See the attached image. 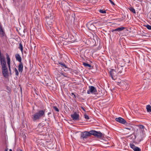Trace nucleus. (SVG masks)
I'll return each instance as SVG.
<instances>
[{
  "instance_id": "4",
  "label": "nucleus",
  "mask_w": 151,
  "mask_h": 151,
  "mask_svg": "<svg viewBox=\"0 0 151 151\" xmlns=\"http://www.w3.org/2000/svg\"><path fill=\"white\" fill-rule=\"evenodd\" d=\"M91 130L89 132L85 131L82 132L81 134V139H84L87 138L91 135Z\"/></svg>"
},
{
  "instance_id": "18",
  "label": "nucleus",
  "mask_w": 151,
  "mask_h": 151,
  "mask_svg": "<svg viewBox=\"0 0 151 151\" xmlns=\"http://www.w3.org/2000/svg\"><path fill=\"white\" fill-rule=\"evenodd\" d=\"M129 9L130 11L134 13H136V12L135 9L133 7H130L129 8Z\"/></svg>"
},
{
  "instance_id": "19",
  "label": "nucleus",
  "mask_w": 151,
  "mask_h": 151,
  "mask_svg": "<svg viewBox=\"0 0 151 151\" xmlns=\"http://www.w3.org/2000/svg\"><path fill=\"white\" fill-rule=\"evenodd\" d=\"M59 64L61 65L62 67H64L65 68H67V67L62 62H59Z\"/></svg>"
},
{
  "instance_id": "26",
  "label": "nucleus",
  "mask_w": 151,
  "mask_h": 151,
  "mask_svg": "<svg viewBox=\"0 0 151 151\" xmlns=\"http://www.w3.org/2000/svg\"><path fill=\"white\" fill-rule=\"evenodd\" d=\"M146 27L149 30L151 29V26L150 25H147L146 26Z\"/></svg>"
},
{
  "instance_id": "36",
  "label": "nucleus",
  "mask_w": 151,
  "mask_h": 151,
  "mask_svg": "<svg viewBox=\"0 0 151 151\" xmlns=\"http://www.w3.org/2000/svg\"><path fill=\"white\" fill-rule=\"evenodd\" d=\"M150 104H151V101H150Z\"/></svg>"
},
{
  "instance_id": "11",
  "label": "nucleus",
  "mask_w": 151,
  "mask_h": 151,
  "mask_svg": "<svg viewBox=\"0 0 151 151\" xmlns=\"http://www.w3.org/2000/svg\"><path fill=\"white\" fill-rule=\"evenodd\" d=\"M88 27L90 30L92 31L95 30L96 29V27L93 24H88Z\"/></svg>"
},
{
  "instance_id": "13",
  "label": "nucleus",
  "mask_w": 151,
  "mask_h": 151,
  "mask_svg": "<svg viewBox=\"0 0 151 151\" xmlns=\"http://www.w3.org/2000/svg\"><path fill=\"white\" fill-rule=\"evenodd\" d=\"M23 69V65L22 62L20 63L18 66V70L20 72L22 73Z\"/></svg>"
},
{
  "instance_id": "22",
  "label": "nucleus",
  "mask_w": 151,
  "mask_h": 151,
  "mask_svg": "<svg viewBox=\"0 0 151 151\" xmlns=\"http://www.w3.org/2000/svg\"><path fill=\"white\" fill-rule=\"evenodd\" d=\"M134 151H141V149L138 147H137L135 148L134 150Z\"/></svg>"
},
{
  "instance_id": "29",
  "label": "nucleus",
  "mask_w": 151,
  "mask_h": 151,
  "mask_svg": "<svg viewBox=\"0 0 151 151\" xmlns=\"http://www.w3.org/2000/svg\"><path fill=\"white\" fill-rule=\"evenodd\" d=\"M110 3L113 5H114V3L111 0H109Z\"/></svg>"
},
{
  "instance_id": "5",
  "label": "nucleus",
  "mask_w": 151,
  "mask_h": 151,
  "mask_svg": "<svg viewBox=\"0 0 151 151\" xmlns=\"http://www.w3.org/2000/svg\"><path fill=\"white\" fill-rule=\"evenodd\" d=\"M97 91L96 88L92 86H88V89L87 91V93L88 94H95Z\"/></svg>"
},
{
  "instance_id": "15",
  "label": "nucleus",
  "mask_w": 151,
  "mask_h": 151,
  "mask_svg": "<svg viewBox=\"0 0 151 151\" xmlns=\"http://www.w3.org/2000/svg\"><path fill=\"white\" fill-rule=\"evenodd\" d=\"M125 29V28L123 27H119L117 28H116L115 29L114 31H120L123 30Z\"/></svg>"
},
{
  "instance_id": "17",
  "label": "nucleus",
  "mask_w": 151,
  "mask_h": 151,
  "mask_svg": "<svg viewBox=\"0 0 151 151\" xmlns=\"http://www.w3.org/2000/svg\"><path fill=\"white\" fill-rule=\"evenodd\" d=\"M83 65L86 67H88L90 68L91 67V65L90 64L86 63H83Z\"/></svg>"
},
{
  "instance_id": "30",
  "label": "nucleus",
  "mask_w": 151,
  "mask_h": 151,
  "mask_svg": "<svg viewBox=\"0 0 151 151\" xmlns=\"http://www.w3.org/2000/svg\"><path fill=\"white\" fill-rule=\"evenodd\" d=\"M131 129H132L131 127H127V128H125V129H128L129 130H131Z\"/></svg>"
},
{
  "instance_id": "10",
  "label": "nucleus",
  "mask_w": 151,
  "mask_h": 151,
  "mask_svg": "<svg viewBox=\"0 0 151 151\" xmlns=\"http://www.w3.org/2000/svg\"><path fill=\"white\" fill-rule=\"evenodd\" d=\"M53 21V20L51 18H47L46 19V21L47 24L49 25V27L51 28V29H52H52L51 28V26L50 25H51V24L52 23Z\"/></svg>"
},
{
  "instance_id": "32",
  "label": "nucleus",
  "mask_w": 151,
  "mask_h": 151,
  "mask_svg": "<svg viewBox=\"0 0 151 151\" xmlns=\"http://www.w3.org/2000/svg\"><path fill=\"white\" fill-rule=\"evenodd\" d=\"M121 72H121V71H119L118 72V73H121Z\"/></svg>"
},
{
  "instance_id": "8",
  "label": "nucleus",
  "mask_w": 151,
  "mask_h": 151,
  "mask_svg": "<svg viewBox=\"0 0 151 151\" xmlns=\"http://www.w3.org/2000/svg\"><path fill=\"white\" fill-rule=\"evenodd\" d=\"M6 59L7 63L8 65L9 70L10 71V73L11 74V70L10 67V59L9 55L8 54L6 55Z\"/></svg>"
},
{
  "instance_id": "33",
  "label": "nucleus",
  "mask_w": 151,
  "mask_h": 151,
  "mask_svg": "<svg viewBox=\"0 0 151 151\" xmlns=\"http://www.w3.org/2000/svg\"><path fill=\"white\" fill-rule=\"evenodd\" d=\"M51 114V113L50 112H49L48 113V114L49 115L50 114Z\"/></svg>"
},
{
  "instance_id": "2",
  "label": "nucleus",
  "mask_w": 151,
  "mask_h": 151,
  "mask_svg": "<svg viewBox=\"0 0 151 151\" xmlns=\"http://www.w3.org/2000/svg\"><path fill=\"white\" fill-rule=\"evenodd\" d=\"M2 66V73L4 76L5 77L8 76V69L6 65V61L0 62Z\"/></svg>"
},
{
  "instance_id": "6",
  "label": "nucleus",
  "mask_w": 151,
  "mask_h": 151,
  "mask_svg": "<svg viewBox=\"0 0 151 151\" xmlns=\"http://www.w3.org/2000/svg\"><path fill=\"white\" fill-rule=\"evenodd\" d=\"M71 116L73 120L74 121H78L79 120V115L76 112L71 114Z\"/></svg>"
},
{
  "instance_id": "25",
  "label": "nucleus",
  "mask_w": 151,
  "mask_h": 151,
  "mask_svg": "<svg viewBox=\"0 0 151 151\" xmlns=\"http://www.w3.org/2000/svg\"><path fill=\"white\" fill-rule=\"evenodd\" d=\"M53 109H55L56 111L57 112L59 111V110L57 107L55 106H54L53 107Z\"/></svg>"
},
{
  "instance_id": "39",
  "label": "nucleus",
  "mask_w": 151,
  "mask_h": 151,
  "mask_svg": "<svg viewBox=\"0 0 151 151\" xmlns=\"http://www.w3.org/2000/svg\"><path fill=\"white\" fill-rule=\"evenodd\" d=\"M83 109V110H84V111H85V110H84V109Z\"/></svg>"
},
{
  "instance_id": "35",
  "label": "nucleus",
  "mask_w": 151,
  "mask_h": 151,
  "mask_svg": "<svg viewBox=\"0 0 151 151\" xmlns=\"http://www.w3.org/2000/svg\"><path fill=\"white\" fill-rule=\"evenodd\" d=\"M22 151L21 150H18V151Z\"/></svg>"
},
{
  "instance_id": "27",
  "label": "nucleus",
  "mask_w": 151,
  "mask_h": 151,
  "mask_svg": "<svg viewBox=\"0 0 151 151\" xmlns=\"http://www.w3.org/2000/svg\"><path fill=\"white\" fill-rule=\"evenodd\" d=\"M84 117L86 119H89L88 116L86 114H84Z\"/></svg>"
},
{
  "instance_id": "28",
  "label": "nucleus",
  "mask_w": 151,
  "mask_h": 151,
  "mask_svg": "<svg viewBox=\"0 0 151 151\" xmlns=\"http://www.w3.org/2000/svg\"><path fill=\"white\" fill-rule=\"evenodd\" d=\"M60 74L63 75V76H64L65 77H67V75L66 74H64L61 73H60Z\"/></svg>"
},
{
  "instance_id": "3",
  "label": "nucleus",
  "mask_w": 151,
  "mask_h": 151,
  "mask_svg": "<svg viewBox=\"0 0 151 151\" xmlns=\"http://www.w3.org/2000/svg\"><path fill=\"white\" fill-rule=\"evenodd\" d=\"M91 135H93L98 138L101 139L104 137V135L100 132L91 130Z\"/></svg>"
},
{
  "instance_id": "24",
  "label": "nucleus",
  "mask_w": 151,
  "mask_h": 151,
  "mask_svg": "<svg viewBox=\"0 0 151 151\" xmlns=\"http://www.w3.org/2000/svg\"><path fill=\"white\" fill-rule=\"evenodd\" d=\"M99 12L100 13L102 14H104L106 13V11L103 10L101 9L99 10Z\"/></svg>"
},
{
  "instance_id": "9",
  "label": "nucleus",
  "mask_w": 151,
  "mask_h": 151,
  "mask_svg": "<svg viewBox=\"0 0 151 151\" xmlns=\"http://www.w3.org/2000/svg\"><path fill=\"white\" fill-rule=\"evenodd\" d=\"M116 74V72L114 70H112L110 72V76L113 80H115L116 79V77L115 76Z\"/></svg>"
},
{
  "instance_id": "14",
  "label": "nucleus",
  "mask_w": 151,
  "mask_h": 151,
  "mask_svg": "<svg viewBox=\"0 0 151 151\" xmlns=\"http://www.w3.org/2000/svg\"><path fill=\"white\" fill-rule=\"evenodd\" d=\"M146 108L148 112H151V106L150 105L146 106Z\"/></svg>"
},
{
  "instance_id": "34",
  "label": "nucleus",
  "mask_w": 151,
  "mask_h": 151,
  "mask_svg": "<svg viewBox=\"0 0 151 151\" xmlns=\"http://www.w3.org/2000/svg\"><path fill=\"white\" fill-rule=\"evenodd\" d=\"M9 151H12V150L11 149H10L9 150Z\"/></svg>"
},
{
  "instance_id": "21",
  "label": "nucleus",
  "mask_w": 151,
  "mask_h": 151,
  "mask_svg": "<svg viewBox=\"0 0 151 151\" xmlns=\"http://www.w3.org/2000/svg\"><path fill=\"white\" fill-rule=\"evenodd\" d=\"M14 69H15L14 71H15V72L16 75L17 76H18L19 75V72H18V70L16 68H15Z\"/></svg>"
},
{
  "instance_id": "20",
  "label": "nucleus",
  "mask_w": 151,
  "mask_h": 151,
  "mask_svg": "<svg viewBox=\"0 0 151 151\" xmlns=\"http://www.w3.org/2000/svg\"><path fill=\"white\" fill-rule=\"evenodd\" d=\"M63 9H64L66 11L68 12L70 9V8L68 6H65L64 8H63Z\"/></svg>"
},
{
  "instance_id": "23",
  "label": "nucleus",
  "mask_w": 151,
  "mask_h": 151,
  "mask_svg": "<svg viewBox=\"0 0 151 151\" xmlns=\"http://www.w3.org/2000/svg\"><path fill=\"white\" fill-rule=\"evenodd\" d=\"M19 48L21 50L22 52L23 50V47L22 45L21 44H19Z\"/></svg>"
},
{
  "instance_id": "38",
  "label": "nucleus",
  "mask_w": 151,
  "mask_h": 151,
  "mask_svg": "<svg viewBox=\"0 0 151 151\" xmlns=\"http://www.w3.org/2000/svg\"><path fill=\"white\" fill-rule=\"evenodd\" d=\"M83 109V110H84V111H85V110H84V109Z\"/></svg>"
},
{
  "instance_id": "16",
  "label": "nucleus",
  "mask_w": 151,
  "mask_h": 151,
  "mask_svg": "<svg viewBox=\"0 0 151 151\" xmlns=\"http://www.w3.org/2000/svg\"><path fill=\"white\" fill-rule=\"evenodd\" d=\"M130 147L132 149L134 150L135 148H136L137 147L135 146L134 145L133 143H130Z\"/></svg>"
},
{
  "instance_id": "7",
  "label": "nucleus",
  "mask_w": 151,
  "mask_h": 151,
  "mask_svg": "<svg viewBox=\"0 0 151 151\" xmlns=\"http://www.w3.org/2000/svg\"><path fill=\"white\" fill-rule=\"evenodd\" d=\"M115 120L116 121L123 124H124L126 122L125 120L121 117L116 118Z\"/></svg>"
},
{
  "instance_id": "37",
  "label": "nucleus",
  "mask_w": 151,
  "mask_h": 151,
  "mask_svg": "<svg viewBox=\"0 0 151 151\" xmlns=\"http://www.w3.org/2000/svg\"><path fill=\"white\" fill-rule=\"evenodd\" d=\"M5 151H7V150H6Z\"/></svg>"
},
{
  "instance_id": "31",
  "label": "nucleus",
  "mask_w": 151,
  "mask_h": 151,
  "mask_svg": "<svg viewBox=\"0 0 151 151\" xmlns=\"http://www.w3.org/2000/svg\"><path fill=\"white\" fill-rule=\"evenodd\" d=\"M144 127V126L143 125H141L140 126V128H143Z\"/></svg>"
},
{
  "instance_id": "1",
  "label": "nucleus",
  "mask_w": 151,
  "mask_h": 151,
  "mask_svg": "<svg viewBox=\"0 0 151 151\" xmlns=\"http://www.w3.org/2000/svg\"><path fill=\"white\" fill-rule=\"evenodd\" d=\"M45 116V111L39 110L32 115V119L34 121L39 119Z\"/></svg>"
},
{
  "instance_id": "12",
  "label": "nucleus",
  "mask_w": 151,
  "mask_h": 151,
  "mask_svg": "<svg viewBox=\"0 0 151 151\" xmlns=\"http://www.w3.org/2000/svg\"><path fill=\"white\" fill-rule=\"evenodd\" d=\"M16 60L18 61L20 63L22 62V58L20 55L18 54H17L15 55Z\"/></svg>"
}]
</instances>
